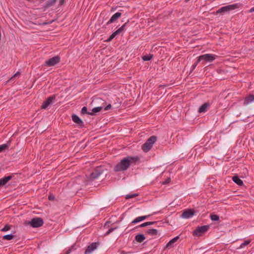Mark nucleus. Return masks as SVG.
<instances>
[{"mask_svg":"<svg viewBox=\"0 0 254 254\" xmlns=\"http://www.w3.org/2000/svg\"><path fill=\"white\" fill-rule=\"evenodd\" d=\"M137 157L127 156L122 159L114 167L115 172H121L127 170L132 163L138 161Z\"/></svg>","mask_w":254,"mask_h":254,"instance_id":"f257e3e1","label":"nucleus"},{"mask_svg":"<svg viewBox=\"0 0 254 254\" xmlns=\"http://www.w3.org/2000/svg\"><path fill=\"white\" fill-rule=\"evenodd\" d=\"M156 141L157 137L155 135L151 136L142 145V149L145 152H147L152 148L153 145L156 142Z\"/></svg>","mask_w":254,"mask_h":254,"instance_id":"f03ea898","label":"nucleus"},{"mask_svg":"<svg viewBox=\"0 0 254 254\" xmlns=\"http://www.w3.org/2000/svg\"><path fill=\"white\" fill-rule=\"evenodd\" d=\"M239 7L238 4L237 3H234L233 4L228 5L225 6H223L219 8L216 12V14H217L218 13L223 14L226 12H229V11L234 10Z\"/></svg>","mask_w":254,"mask_h":254,"instance_id":"7ed1b4c3","label":"nucleus"},{"mask_svg":"<svg viewBox=\"0 0 254 254\" xmlns=\"http://www.w3.org/2000/svg\"><path fill=\"white\" fill-rule=\"evenodd\" d=\"M217 56L215 55L206 54L201 55L198 57V62L203 61L202 63L204 62H212L214 61Z\"/></svg>","mask_w":254,"mask_h":254,"instance_id":"20e7f679","label":"nucleus"},{"mask_svg":"<svg viewBox=\"0 0 254 254\" xmlns=\"http://www.w3.org/2000/svg\"><path fill=\"white\" fill-rule=\"evenodd\" d=\"M104 170L101 166L96 167L90 174V180L94 181L97 179L101 174L103 173Z\"/></svg>","mask_w":254,"mask_h":254,"instance_id":"39448f33","label":"nucleus"},{"mask_svg":"<svg viewBox=\"0 0 254 254\" xmlns=\"http://www.w3.org/2000/svg\"><path fill=\"white\" fill-rule=\"evenodd\" d=\"M44 222L41 218L36 217L31 219L29 224L33 228L41 227L43 225Z\"/></svg>","mask_w":254,"mask_h":254,"instance_id":"423d86ee","label":"nucleus"},{"mask_svg":"<svg viewBox=\"0 0 254 254\" xmlns=\"http://www.w3.org/2000/svg\"><path fill=\"white\" fill-rule=\"evenodd\" d=\"M209 225H204L197 227V228L193 231V235L194 236H199L202 234L206 232L209 229Z\"/></svg>","mask_w":254,"mask_h":254,"instance_id":"0eeeda50","label":"nucleus"},{"mask_svg":"<svg viewBox=\"0 0 254 254\" xmlns=\"http://www.w3.org/2000/svg\"><path fill=\"white\" fill-rule=\"evenodd\" d=\"M60 61V57L59 56H55L45 61L46 65L52 66L58 64Z\"/></svg>","mask_w":254,"mask_h":254,"instance_id":"6e6552de","label":"nucleus"},{"mask_svg":"<svg viewBox=\"0 0 254 254\" xmlns=\"http://www.w3.org/2000/svg\"><path fill=\"white\" fill-rule=\"evenodd\" d=\"M55 95L49 97L45 101L43 102L41 106V108L44 109H46L49 105H50L53 103V102L55 100Z\"/></svg>","mask_w":254,"mask_h":254,"instance_id":"1a4fd4ad","label":"nucleus"},{"mask_svg":"<svg viewBox=\"0 0 254 254\" xmlns=\"http://www.w3.org/2000/svg\"><path fill=\"white\" fill-rule=\"evenodd\" d=\"M99 242L92 243L89 246H88L85 251V254H90L93 251H94L99 246Z\"/></svg>","mask_w":254,"mask_h":254,"instance_id":"9d476101","label":"nucleus"},{"mask_svg":"<svg viewBox=\"0 0 254 254\" xmlns=\"http://www.w3.org/2000/svg\"><path fill=\"white\" fill-rule=\"evenodd\" d=\"M194 214V211L191 209H186L182 214V217L184 218H189L192 216Z\"/></svg>","mask_w":254,"mask_h":254,"instance_id":"9b49d317","label":"nucleus"},{"mask_svg":"<svg viewBox=\"0 0 254 254\" xmlns=\"http://www.w3.org/2000/svg\"><path fill=\"white\" fill-rule=\"evenodd\" d=\"M72 121L80 127L84 126L83 122L80 119V118L76 115L73 114L71 116Z\"/></svg>","mask_w":254,"mask_h":254,"instance_id":"f8f14e48","label":"nucleus"},{"mask_svg":"<svg viewBox=\"0 0 254 254\" xmlns=\"http://www.w3.org/2000/svg\"><path fill=\"white\" fill-rule=\"evenodd\" d=\"M122 15V13L119 12H116L110 18V19L107 23V25H109L114 22H115L117 19L119 18Z\"/></svg>","mask_w":254,"mask_h":254,"instance_id":"ddd939ff","label":"nucleus"},{"mask_svg":"<svg viewBox=\"0 0 254 254\" xmlns=\"http://www.w3.org/2000/svg\"><path fill=\"white\" fill-rule=\"evenodd\" d=\"M253 102H254V95L251 94L245 98L244 105H248Z\"/></svg>","mask_w":254,"mask_h":254,"instance_id":"4468645a","label":"nucleus"},{"mask_svg":"<svg viewBox=\"0 0 254 254\" xmlns=\"http://www.w3.org/2000/svg\"><path fill=\"white\" fill-rule=\"evenodd\" d=\"M210 106L209 102H205L203 103L198 109L199 113H203L206 111L207 109Z\"/></svg>","mask_w":254,"mask_h":254,"instance_id":"2eb2a0df","label":"nucleus"},{"mask_svg":"<svg viewBox=\"0 0 254 254\" xmlns=\"http://www.w3.org/2000/svg\"><path fill=\"white\" fill-rule=\"evenodd\" d=\"M12 179L11 176H5L3 178L0 179V185L1 187L5 185L7 183Z\"/></svg>","mask_w":254,"mask_h":254,"instance_id":"dca6fc26","label":"nucleus"},{"mask_svg":"<svg viewBox=\"0 0 254 254\" xmlns=\"http://www.w3.org/2000/svg\"><path fill=\"white\" fill-rule=\"evenodd\" d=\"M145 233L151 236L160 235L159 231L155 229H149L146 231Z\"/></svg>","mask_w":254,"mask_h":254,"instance_id":"f3484780","label":"nucleus"},{"mask_svg":"<svg viewBox=\"0 0 254 254\" xmlns=\"http://www.w3.org/2000/svg\"><path fill=\"white\" fill-rule=\"evenodd\" d=\"M145 239V237L142 234H139L135 236V240L138 243H142Z\"/></svg>","mask_w":254,"mask_h":254,"instance_id":"a211bd4d","label":"nucleus"},{"mask_svg":"<svg viewBox=\"0 0 254 254\" xmlns=\"http://www.w3.org/2000/svg\"><path fill=\"white\" fill-rule=\"evenodd\" d=\"M232 180L234 183L237 184L240 186L243 185V182L241 180L238 176H234L232 177Z\"/></svg>","mask_w":254,"mask_h":254,"instance_id":"6ab92c4d","label":"nucleus"},{"mask_svg":"<svg viewBox=\"0 0 254 254\" xmlns=\"http://www.w3.org/2000/svg\"><path fill=\"white\" fill-rule=\"evenodd\" d=\"M56 1L57 0H49L46 1L43 7L45 8H48L52 6L56 2Z\"/></svg>","mask_w":254,"mask_h":254,"instance_id":"aec40b11","label":"nucleus"},{"mask_svg":"<svg viewBox=\"0 0 254 254\" xmlns=\"http://www.w3.org/2000/svg\"><path fill=\"white\" fill-rule=\"evenodd\" d=\"M129 22V20H128L126 23H125L121 27L119 28L118 30H117L116 31L113 32L114 35L116 36L117 35L119 34L120 33H121L124 29V28L126 27L127 24Z\"/></svg>","mask_w":254,"mask_h":254,"instance_id":"412c9836","label":"nucleus"},{"mask_svg":"<svg viewBox=\"0 0 254 254\" xmlns=\"http://www.w3.org/2000/svg\"><path fill=\"white\" fill-rule=\"evenodd\" d=\"M147 217H148V216H142L138 217L136 218L135 219H134L132 221L131 223H133V224L138 223L139 222H140L141 221H143V220L146 219Z\"/></svg>","mask_w":254,"mask_h":254,"instance_id":"4be33fe9","label":"nucleus"},{"mask_svg":"<svg viewBox=\"0 0 254 254\" xmlns=\"http://www.w3.org/2000/svg\"><path fill=\"white\" fill-rule=\"evenodd\" d=\"M179 236H177L171 240L166 245V248L170 247L173 244L175 243L179 239Z\"/></svg>","mask_w":254,"mask_h":254,"instance_id":"5701e85b","label":"nucleus"},{"mask_svg":"<svg viewBox=\"0 0 254 254\" xmlns=\"http://www.w3.org/2000/svg\"><path fill=\"white\" fill-rule=\"evenodd\" d=\"M10 141L7 142L6 144H3L0 145V152L7 149L9 146Z\"/></svg>","mask_w":254,"mask_h":254,"instance_id":"b1692460","label":"nucleus"},{"mask_svg":"<svg viewBox=\"0 0 254 254\" xmlns=\"http://www.w3.org/2000/svg\"><path fill=\"white\" fill-rule=\"evenodd\" d=\"M81 113L82 114H86L90 115H94V113H93L92 112H88L87 111V109L86 107H83L82 108L81 111Z\"/></svg>","mask_w":254,"mask_h":254,"instance_id":"393cba45","label":"nucleus"},{"mask_svg":"<svg viewBox=\"0 0 254 254\" xmlns=\"http://www.w3.org/2000/svg\"><path fill=\"white\" fill-rule=\"evenodd\" d=\"M14 238V235L10 234H7L5 235H4L2 237V239L6 240H11L13 239Z\"/></svg>","mask_w":254,"mask_h":254,"instance_id":"a878e982","label":"nucleus"},{"mask_svg":"<svg viewBox=\"0 0 254 254\" xmlns=\"http://www.w3.org/2000/svg\"><path fill=\"white\" fill-rule=\"evenodd\" d=\"M152 58H153V55L151 54H149V55L144 56L142 57V60L144 61H150V60H151Z\"/></svg>","mask_w":254,"mask_h":254,"instance_id":"bb28decb","label":"nucleus"},{"mask_svg":"<svg viewBox=\"0 0 254 254\" xmlns=\"http://www.w3.org/2000/svg\"><path fill=\"white\" fill-rule=\"evenodd\" d=\"M210 217L212 221H218L219 219V216L214 214H211Z\"/></svg>","mask_w":254,"mask_h":254,"instance_id":"cd10ccee","label":"nucleus"},{"mask_svg":"<svg viewBox=\"0 0 254 254\" xmlns=\"http://www.w3.org/2000/svg\"><path fill=\"white\" fill-rule=\"evenodd\" d=\"M139 194L138 193H133V194H127L126 196V199H128L133 197H134L135 196H138Z\"/></svg>","mask_w":254,"mask_h":254,"instance_id":"c85d7f7f","label":"nucleus"},{"mask_svg":"<svg viewBox=\"0 0 254 254\" xmlns=\"http://www.w3.org/2000/svg\"><path fill=\"white\" fill-rule=\"evenodd\" d=\"M102 109V107H95L94 108H93L92 109V113H97V112H100Z\"/></svg>","mask_w":254,"mask_h":254,"instance_id":"c756f323","label":"nucleus"},{"mask_svg":"<svg viewBox=\"0 0 254 254\" xmlns=\"http://www.w3.org/2000/svg\"><path fill=\"white\" fill-rule=\"evenodd\" d=\"M251 240H246V241H245L243 243H242L240 247L241 248H243L245 246H247L248 245H249L251 243Z\"/></svg>","mask_w":254,"mask_h":254,"instance_id":"7c9ffc66","label":"nucleus"},{"mask_svg":"<svg viewBox=\"0 0 254 254\" xmlns=\"http://www.w3.org/2000/svg\"><path fill=\"white\" fill-rule=\"evenodd\" d=\"M10 229V226L6 224L5 225L3 228L1 229V231L5 232L9 230Z\"/></svg>","mask_w":254,"mask_h":254,"instance_id":"2f4dec72","label":"nucleus"},{"mask_svg":"<svg viewBox=\"0 0 254 254\" xmlns=\"http://www.w3.org/2000/svg\"><path fill=\"white\" fill-rule=\"evenodd\" d=\"M117 228V227H114V228H110L106 233H105V235H109L111 232H112L114 230H115V229H116Z\"/></svg>","mask_w":254,"mask_h":254,"instance_id":"473e14b6","label":"nucleus"},{"mask_svg":"<svg viewBox=\"0 0 254 254\" xmlns=\"http://www.w3.org/2000/svg\"><path fill=\"white\" fill-rule=\"evenodd\" d=\"M116 37V36L114 35V34L113 33L110 36V37L107 39V40H106L108 42H109V41H111V40H112L115 37Z\"/></svg>","mask_w":254,"mask_h":254,"instance_id":"72a5a7b5","label":"nucleus"},{"mask_svg":"<svg viewBox=\"0 0 254 254\" xmlns=\"http://www.w3.org/2000/svg\"><path fill=\"white\" fill-rule=\"evenodd\" d=\"M199 62H198V60H197L196 62L195 63H194L192 66V69L191 70V71H192L193 69H195V68L196 67V66H197V64L199 63Z\"/></svg>","mask_w":254,"mask_h":254,"instance_id":"f704fd0d","label":"nucleus"},{"mask_svg":"<svg viewBox=\"0 0 254 254\" xmlns=\"http://www.w3.org/2000/svg\"><path fill=\"white\" fill-rule=\"evenodd\" d=\"M20 75V72L17 71L16 73H15L10 78V79H14L15 77H16L18 75Z\"/></svg>","mask_w":254,"mask_h":254,"instance_id":"c9c22d12","label":"nucleus"},{"mask_svg":"<svg viewBox=\"0 0 254 254\" xmlns=\"http://www.w3.org/2000/svg\"><path fill=\"white\" fill-rule=\"evenodd\" d=\"M48 198L50 200H53L55 199V197L53 194H51L49 196Z\"/></svg>","mask_w":254,"mask_h":254,"instance_id":"e433bc0d","label":"nucleus"},{"mask_svg":"<svg viewBox=\"0 0 254 254\" xmlns=\"http://www.w3.org/2000/svg\"><path fill=\"white\" fill-rule=\"evenodd\" d=\"M148 226L147 222H144L139 225L140 227H144Z\"/></svg>","mask_w":254,"mask_h":254,"instance_id":"4c0bfd02","label":"nucleus"},{"mask_svg":"<svg viewBox=\"0 0 254 254\" xmlns=\"http://www.w3.org/2000/svg\"><path fill=\"white\" fill-rule=\"evenodd\" d=\"M73 247H70L66 252V254H69L71 251H72V249H73Z\"/></svg>","mask_w":254,"mask_h":254,"instance_id":"58836bf2","label":"nucleus"},{"mask_svg":"<svg viewBox=\"0 0 254 254\" xmlns=\"http://www.w3.org/2000/svg\"><path fill=\"white\" fill-rule=\"evenodd\" d=\"M111 104H109V105H107V106L105 108L104 110H105V111H107V110H109V109H111Z\"/></svg>","mask_w":254,"mask_h":254,"instance_id":"ea45409f","label":"nucleus"},{"mask_svg":"<svg viewBox=\"0 0 254 254\" xmlns=\"http://www.w3.org/2000/svg\"><path fill=\"white\" fill-rule=\"evenodd\" d=\"M170 180H171L170 178L167 179L165 182L163 183V184L165 185L169 183L170 182Z\"/></svg>","mask_w":254,"mask_h":254,"instance_id":"a19ab883","label":"nucleus"},{"mask_svg":"<svg viewBox=\"0 0 254 254\" xmlns=\"http://www.w3.org/2000/svg\"><path fill=\"white\" fill-rule=\"evenodd\" d=\"M64 2V0H60L59 2V5H63Z\"/></svg>","mask_w":254,"mask_h":254,"instance_id":"79ce46f5","label":"nucleus"},{"mask_svg":"<svg viewBox=\"0 0 254 254\" xmlns=\"http://www.w3.org/2000/svg\"><path fill=\"white\" fill-rule=\"evenodd\" d=\"M156 223V222H147L148 226Z\"/></svg>","mask_w":254,"mask_h":254,"instance_id":"37998d69","label":"nucleus"},{"mask_svg":"<svg viewBox=\"0 0 254 254\" xmlns=\"http://www.w3.org/2000/svg\"><path fill=\"white\" fill-rule=\"evenodd\" d=\"M249 12H254V7H252V8H251L250 10H249Z\"/></svg>","mask_w":254,"mask_h":254,"instance_id":"c03bdc74","label":"nucleus"},{"mask_svg":"<svg viewBox=\"0 0 254 254\" xmlns=\"http://www.w3.org/2000/svg\"><path fill=\"white\" fill-rule=\"evenodd\" d=\"M109 223V222H106V223L105 224V226H106Z\"/></svg>","mask_w":254,"mask_h":254,"instance_id":"a18cd8bd","label":"nucleus"},{"mask_svg":"<svg viewBox=\"0 0 254 254\" xmlns=\"http://www.w3.org/2000/svg\"><path fill=\"white\" fill-rule=\"evenodd\" d=\"M190 0H186V1H189Z\"/></svg>","mask_w":254,"mask_h":254,"instance_id":"49530a36","label":"nucleus"}]
</instances>
